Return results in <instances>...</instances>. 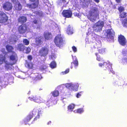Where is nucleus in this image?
Segmentation results:
<instances>
[{
	"label": "nucleus",
	"mask_w": 127,
	"mask_h": 127,
	"mask_svg": "<svg viewBox=\"0 0 127 127\" xmlns=\"http://www.w3.org/2000/svg\"><path fill=\"white\" fill-rule=\"evenodd\" d=\"M27 30L26 26L25 25H22L20 26L18 28V31L20 33H25Z\"/></svg>",
	"instance_id": "nucleus-15"
},
{
	"label": "nucleus",
	"mask_w": 127,
	"mask_h": 127,
	"mask_svg": "<svg viewBox=\"0 0 127 127\" xmlns=\"http://www.w3.org/2000/svg\"><path fill=\"white\" fill-rule=\"evenodd\" d=\"M10 43L12 44V43Z\"/></svg>",
	"instance_id": "nucleus-58"
},
{
	"label": "nucleus",
	"mask_w": 127,
	"mask_h": 127,
	"mask_svg": "<svg viewBox=\"0 0 127 127\" xmlns=\"http://www.w3.org/2000/svg\"><path fill=\"white\" fill-rule=\"evenodd\" d=\"M124 10V8L122 6H120L119 8V10L120 12H121L122 11Z\"/></svg>",
	"instance_id": "nucleus-37"
},
{
	"label": "nucleus",
	"mask_w": 127,
	"mask_h": 127,
	"mask_svg": "<svg viewBox=\"0 0 127 127\" xmlns=\"http://www.w3.org/2000/svg\"><path fill=\"white\" fill-rule=\"evenodd\" d=\"M84 112V110L82 108L78 109L76 110H75L74 111V112L75 113H81Z\"/></svg>",
	"instance_id": "nucleus-24"
},
{
	"label": "nucleus",
	"mask_w": 127,
	"mask_h": 127,
	"mask_svg": "<svg viewBox=\"0 0 127 127\" xmlns=\"http://www.w3.org/2000/svg\"><path fill=\"white\" fill-rule=\"evenodd\" d=\"M74 105L73 104H71L69 105L68 107V110H70L71 111H72L74 107Z\"/></svg>",
	"instance_id": "nucleus-25"
},
{
	"label": "nucleus",
	"mask_w": 127,
	"mask_h": 127,
	"mask_svg": "<svg viewBox=\"0 0 127 127\" xmlns=\"http://www.w3.org/2000/svg\"><path fill=\"white\" fill-rule=\"evenodd\" d=\"M56 55L54 54H53L50 57V59L54 60L56 59Z\"/></svg>",
	"instance_id": "nucleus-32"
},
{
	"label": "nucleus",
	"mask_w": 127,
	"mask_h": 127,
	"mask_svg": "<svg viewBox=\"0 0 127 127\" xmlns=\"http://www.w3.org/2000/svg\"><path fill=\"white\" fill-rule=\"evenodd\" d=\"M13 37H14V38H13L14 41V42H15L16 41L17 36L15 35H14Z\"/></svg>",
	"instance_id": "nucleus-45"
},
{
	"label": "nucleus",
	"mask_w": 127,
	"mask_h": 127,
	"mask_svg": "<svg viewBox=\"0 0 127 127\" xmlns=\"http://www.w3.org/2000/svg\"><path fill=\"white\" fill-rule=\"evenodd\" d=\"M33 22L34 24H36L37 23V21L36 20H34L33 21Z\"/></svg>",
	"instance_id": "nucleus-48"
},
{
	"label": "nucleus",
	"mask_w": 127,
	"mask_h": 127,
	"mask_svg": "<svg viewBox=\"0 0 127 127\" xmlns=\"http://www.w3.org/2000/svg\"><path fill=\"white\" fill-rule=\"evenodd\" d=\"M1 51L3 53V54L2 55H0V64H2L4 62L5 64V67L7 68L8 69L10 66H11L17 62V58L16 55L14 53H13L14 55H12L10 57L9 62H8L7 61H5L4 57L5 53L4 52V49H2Z\"/></svg>",
	"instance_id": "nucleus-1"
},
{
	"label": "nucleus",
	"mask_w": 127,
	"mask_h": 127,
	"mask_svg": "<svg viewBox=\"0 0 127 127\" xmlns=\"http://www.w3.org/2000/svg\"><path fill=\"white\" fill-rule=\"evenodd\" d=\"M72 49L73 51L74 52H77V48L74 46H73L72 47Z\"/></svg>",
	"instance_id": "nucleus-38"
},
{
	"label": "nucleus",
	"mask_w": 127,
	"mask_h": 127,
	"mask_svg": "<svg viewBox=\"0 0 127 127\" xmlns=\"http://www.w3.org/2000/svg\"><path fill=\"white\" fill-rule=\"evenodd\" d=\"M118 40L120 44L124 46L126 45L127 40L125 37L122 35L119 36Z\"/></svg>",
	"instance_id": "nucleus-9"
},
{
	"label": "nucleus",
	"mask_w": 127,
	"mask_h": 127,
	"mask_svg": "<svg viewBox=\"0 0 127 127\" xmlns=\"http://www.w3.org/2000/svg\"><path fill=\"white\" fill-rule=\"evenodd\" d=\"M10 43L12 44V43Z\"/></svg>",
	"instance_id": "nucleus-59"
},
{
	"label": "nucleus",
	"mask_w": 127,
	"mask_h": 127,
	"mask_svg": "<svg viewBox=\"0 0 127 127\" xmlns=\"http://www.w3.org/2000/svg\"><path fill=\"white\" fill-rule=\"evenodd\" d=\"M49 123H51V122H49L48 123V124H49Z\"/></svg>",
	"instance_id": "nucleus-56"
},
{
	"label": "nucleus",
	"mask_w": 127,
	"mask_h": 127,
	"mask_svg": "<svg viewBox=\"0 0 127 127\" xmlns=\"http://www.w3.org/2000/svg\"><path fill=\"white\" fill-rule=\"evenodd\" d=\"M36 13H38V15H40V16H41L42 15V13L41 12H40V13H39L38 12H36Z\"/></svg>",
	"instance_id": "nucleus-46"
},
{
	"label": "nucleus",
	"mask_w": 127,
	"mask_h": 127,
	"mask_svg": "<svg viewBox=\"0 0 127 127\" xmlns=\"http://www.w3.org/2000/svg\"><path fill=\"white\" fill-rule=\"evenodd\" d=\"M23 42L24 44L25 45H28L29 43V41L27 39H24Z\"/></svg>",
	"instance_id": "nucleus-31"
},
{
	"label": "nucleus",
	"mask_w": 127,
	"mask_h": 127,
	"mask_svg": "<svg viewBox=\"0 0 127 127\" xmlns=\"http://www.w3.org/2000/svg\"><path fill=\"white\" fill-rule=\"evenodd\" d=\"M29 98L31 100H33L38 103L43 102L44 101V100L40 96H33V97H29Z\"/></svg>",
	"instance_id": "nucleus-10"
},
{
	"label": "nucleus",
	"mask_w": 127,
	"mask_h": 127,
	"mask_svg": "<svg viewBox=\"0 0 127 127\" xmlns=\"http://www.w3.org/2000/svg\"><path fill=\"white\" fill-rule=\"evenodd\" d=\"M46 68V66H44V67L43 68V69H45Z\"/></svg>",
	"instance_id": "nucleus-51"
},
{
	"label": "nucleus",
	"mask_w": 127,
	"mask_h": 127,
	"mask_svg": "<svg viewBox=\"0 0 127 127\" xmlns=\"http://www.w3.org/2000/svg\"><path fill=\"white\" fill-rule=\"evenodd\" d=\"M48 49L47 47H42L39 51V54L41 56H45L48 54Z\"/></svg>",
	"instance_id": "nucleus-8"
},
{
	"label": "nucleus",
	"mask_w": 127,
	"mask_h": 127,
	"mask_svg": "<svg viewBox=\"0 0 127 127\" xmlns=\"http://www.w3.org/2000/svg\"><path fill=\"white\" fill-rule=\"evenodd\" d=\"M122 61L124 64L127 63V50H124L122 52Z\"/></svg>",
	"instance_id": "nucleus-12"
},
{
	"label": "nucleus",
	"mask_w": 127,
	"mask_h": 127,
	"mask_svg": "<svg viewBox=\"0 0 127 127\" xmlns=\"http://www.w3.org/2000/svg\"><path fill=\"white\" fill-rule=\"evenodd\" d=\"M72 68V66L71 67V68Z\"/></svg>",
	"instance_id": "nucleus-57"
},
{
	"label": "nucleus",
	"mask_w": 127,
	"mask_h": 127,
	"mask_svg": "<svg viewBox=\"0 0 127 127\" xmlns=\"http://www.w3.org/2000/svg\"><path fill=\"white\" fill-rule=\"evenodd\" d=\"M121 0H116V1L117 2H120Z\"/></svg>",
	"instance_id": "nucleus-50"
},
{
	"label": "nucleus",
	"mask_w": 127,
	"mask_h": 127,
	"mask_svg": "<svg viewBox=\"0 0 127 127\" xmlns=\"http://www.w3.org/2000/svg\"><path fill=\"white\" fill-rule=\"evenodd\" d=\"M83 5L84 6V7H87V5Z\"/></svg>",
	"instance_id": "nucleus-52"
},
{
	"label": "nucleus",
	"mask_w": 127,
	"mask_h": 127,
	"mask_svg": "<svg viewBox=\"0 0 127 127\" xmlns=\"http://www.w3.org/2000/svg\"><path fill=\"white\" fill-rule=\"evenodd\" d=\"M7 20V17L6 14L0 11V23H5Z\"/></svg>",
	"instance_id": "nucleus-6"
},
{
	"label": "nucleus",
	"mask_w": 127,
	"mask_h": 127,
	"mask_svg": "<svg viewBox=\"0 0 127 127\" xmlns=\"http://www.w3.org/2000/svg\"><path fill=\"white\" fill-rule=\"evenodd\" d=\"M52 94L54 96H57L59 95V92L57 90H55L52 92Z\"/></svg>",
	"instance_id": "nucleus-23"
},
{
	"label": "nucleus",
	"mask_w": 127,
	"mask_h": 127,
	"mask_svg": "<svg viewBox=\"0 0 127 127\" xmlns=\"http://www.w3.org/2000/svg\"><path fill=\"white\" fill-rule=\"evenodd\" d=\"M85 0H81V1H84Z\"/></svg>",
	"instance_id": "nucleus-55"
},
{
	"label": "nucleus",
	"mask_w": 127,
	"mask_h": 127,
	"mask_svg": "<svg viewBox=\"0 0 127 127\" xmlns=\"http://www.w3.org/2000/svg\"><path fill=\"white\" fill-rule=\"evenodd\" d=\"M26 18L24 16H22L20 17L18 19L19 22L21 23H24L26 22Z\"/></svg>",
	"instance_id": "nucleus-20"
},
{
	"label": "nucleus",
	"mask_w": 127,
	"mask_h": 127,
	"mask_svg": "<svg viewBox=\"0 0 127 127\" xmlns=\"http://www.w3.org/2000/svg\"><path fill=\"white\" fill-rule=\"evenodd\" d=\"M103 24L104 23L103 21H98L94 25L93 27L94 31L97 32L101 30Z\"/></svg>",
	"instance_id": "nucleus-3"
},
{
	"label": "nucleus",
	"mask_w": 127,
	"mask_h": 127,
	"mask_svg": "<svg viewBox=\"0 0 127 127\" xmlns=\"http://www.w3.org/2000/svg\"><path fill=\"white\" fill-rule=\"evenodd\" d=\"M50 66L52 68H55L56 67V64L55 62H52L50 64Z\"/></svg>",
	"instance_id": "nucleus-27"
},
{
	"label": "nucleus",
	"mask_w": 127,
	"mask_h": 127,
	"mask_svg": "<svg viewBox=\"0 0 127 127\" xmlns=\"http://www.w3.org/2000/svg\"><path fill=\"white\" fill-rule=\"evenodd\" d=\"M35 77H34V79H35L36 80H40L42 78V77L40 74H39L38 73H35L34 74Z\"/></svg>",
	"instance_id": "nucleus-21"
},
{
	"label": "nucleus",
	"mask_w": 127,
	"mask_h": 127,
	"mask_svg": "<svg viewBox=\"0 0 127 127\" xmlns=\"http://www.w3.org/2000/svg\"><path fill=\"white\" fill-rule=\"evenodd\" d=\"M40 27V26H39V27H37V29H38V28L39 29Z\"/></svg>",
	"instance_id": "nucleus-54"
},
{
	"label": "nucleus",
	"mask_w": 127,
	"mask_h": 127,
	"mask_svg": "<svg viewBox=\"0 0 127 127\" xmlns=\"http://www.w3.org/2000/svg\"><path fill=\"white\" fill-rule=\"evenodd\" d=\"M105 64H106V63H104V65H105Z\"/></svg>",
	"instance_id": "nucleus-53"
},
{
	"label": "nucleus",
	"mask_w": 127,
	"mask_h": 127,
	"mask_svg": "<svg viewBox=\"0 0 127 127\" xmlns=\"http://www.w3.org/2000/svg\"><path fill=\"white\" fill-rule=\"evenodd\" d=\"M99 52L100 53H104L105 52V50L104 49H101L99 50Z\"/></svg>",
	"instance_id": "nucleus-40"
},
{
	"label": "nucleus",
	"mask_w": 127,
	"mask_h": 127,
	"mask_svg": "<svg viewBox=\"0 0 127 127\" xmlns=\"http://www.w3.org/2000/svg\"><path fill=\"white\" fill-rule=\"evenodd\" d=\"M43 39L42 36H40L35 38V44L36 46H39L41 44Z\"/></svg>",
	"instance_id": "nucleus-16"
},
{
	"label": "nucleus",
	"mask_w": 127,
	"mask_h": 127,
	"mask_svg": "<svg viewBox=\"0 0 127 127\" xmlns=\"http://www.w3.org/2000/svg\"><path fill=\"white\" fill-rule=\"evenodd\" d=\"M62 13L64 16L68 18L71 17L72 15L71 11L69 10H64Z\"/></svg>",
	"instance_id": "nucleus-13"
},
{
	"label": "nucleus",
	"mask_w": 127,
	"mask_h": 127,
	"mask_svg": "<svg viewBox=\"0 0 127 127\" xmlns=\"http://www.w3.org/2000/svg\"><path fill=\"white\" fill-rule=\"evenodd\" d=\"M44 36L46 39L48 40L51 39L52 35L50 33L47 32L44 33Z\"/></svg>",
	"instance_id": "nucleus-17"
},
{
	"label": "nucleus",
	"mask_w": 127,
	"mask_h": 127,
	"mask_svg": "<svg viewBox=\"0 0 127 127\" xmlns=\"http://www.w3.org/2000/svg\"><path fill=\"white\" fill-rule=\"evenodd\" d=\"M65 0H61L60 1V2L59 3V4L60 5L61 4L63 3H64L65 2Z\"/></svg>",
	"instance_id": "nucleus-41"
},
{
	"label": "nucleus",
	"mask_w": 127,
	"mask_h": 127,
	"mask_svg": "<svg viewBox=\"0 0 127 127\" xmlns=\"http://www.w3.org/2000/svg\"><path fill=\"white\" fill-rule=\"evenodd\" d=\"M98 11L95 8L92 9L90 12L89 16L88 17V19L91 21L94 22L97 17H98Z\"/></svg>",
	"instance_id": "nucleus-2"
},
{
	"label": "nucleus",
	"mask_w": 127,
	"mask_h": 127,
	"mask_svg": "<svg viewBox=\"0 0 127 127\" xmlns=\"http://www.w3.org/2000/svg\"><path fill=\"white\" fill-rule=\"evenodd\" d=\"M63 40L62 36L61 34H58L56 36L54 40L55 44L57 46L60 47L62 44Z\"/></svg>",
	"instance_id": "nucleus-5"
},
{
	"label": "nucleus",
	"mask_w": 127,
	"mask_h": 127,
	"mask_svg": "<svg viewBox=\"0 0 127 127\" xmlns=\"http://www.w3.org/2000/svg\"><path fill=\"white\" fill-rule=\"evenodd\" d=\"M65 87L69 89L76 91L79 85L78 84L75 85L71 83H67L65 84Z\"/></svg>",
	"instance_id": "nucleus-7"
},
{
	"label": "nucleus",
	"mask_w": 127,
	"mask_h": 127,
	"mask_svg": "<svg viewBox=\"0 0 127 127\" xmlns=\"http://www.w3.org/2000/svg\"><path fill=\"white\" fill-rule=\"evenodd\" d=\"M96 2L98 3L99 2V0H94Z\"/></svg>",
	"instance_id": "nucleus-47"
},
{
	"label": "nucleus",
	"mask_w": 127,
	"mask_h": 127,
	"mask_svg": "<svg viewBox=\"0 0 127 127\" xmlns=\"http://www.w3.org/2000/svg\"><path fill=\"white\" fill-rule=\"evenodd\" d=\"M42 113V111L40 110H38V118H39V117L40 116V115H41V114Z\"/></svg>",
	"instance_id": "nucleus-42"
},
{
	"label": "nucleus",
	"mask_w": 127,
	"mask_h": 127,
	"mask_svg": "<svg viewBox=\"0 0 127 127\" xmlns=\"http://www.w3.org/2000/svg\"><path fill=\"white\" fill-rule=\"evenodd\" d=\"M123 24L125 26L127 27V19H125L123 21Z\"/></svg>",
	"instance_id": "nucleus-34"
},
{
	"label": "nucleus",
	"mask_w": 127,
	"mask_h": 127,
	"mask_svg": "<svg viewBox=\"0 0 127 127\" xmlns=\"http://www.w3.org/2000/svg\"><path fill=\"white\" fill-rule=\"evenodd\" d=\"M96 55L97 56V60L98 61H102V59H101L100 58V56L99 55H97V54H96Z\"/></svg>",
	"instance_id": "nucleus-33"
},
{
	"label": "nucleus",
	"mask_w": 127,
	"mask_h": 127,
	"mask_svg": "<svg viewBox=\"0 0 127 127\" xmlns=\"http://www.w3.org/2000/svg\"><path fill=\"white\" fill-rule=\"evenodd\" d=\"M120 16L122 18H124L126 16V13L125 12H123L121 13Z\"/></svg>",
	"instance_id": "nucleus-36"
},
{
	"label": "nucleus",
	"mask_w": 127,
	"mask_h": 127,
	"mask_svg": "<svg viewBox=\"0 0 127 127\" xmlns=\"http://www.w3.org/2000/svg\"><path fill=\"white\" fill-rule=\"evenodd\" d=\"M73 63L75 65V67H76L78 65V62L76 57L75 56L73 58Z\"/></svg>",
	"instance_id": "nucleus-22"
},
{
	"label": "nucleus",
	"mask_w": 127,
	"mask_h": 127,
	"mask_svg": "<svg viewBox=\"0 0 127 127\" xmlns=\"http://www.w3.org/2000/svg\"><path fill=\"white\" fill-rule=\"evenodd\" d=\"M32 117V115H31V114H30V115L29 116H28L26 119V122H28L31 119Z\"/></svg>",
	"instance_id": "nucleus-30"
},
{
	"label": "nucleus",
	"mask_w": 127,
	"mask_h": 127,
	"mask_svg": "<svg viewBox=\"0 0 127 127\" xmlns=\"http://www.w3.org/2000/svg\"><path fill=\"white\" fill-rule=\"evenodd\" d=\"M99 66L101 67L103 65V64L101 63H99Z\"/></svg>",
	"instance_id": "nucleus-49"
},
{
	"label": "nucleus",
	"mask_w": 127,
	"mask_h": 127,
	"mask_svg": "<svg viewBox=\"0 0 127 127\" xmlns=\"http://www.w3.org/2000/svg\"><path fill=\"white\" fill-rule=\"evenodd\" d=\"M26 66H27L28 68H33V65L31 63H27L26 65Z\"/></svg>",
	"instance_id": "nucleus-28"
},
{
	"label": "nucleus",
	"mask_w": 127,
	"mask_h": 127,
	"mask_svg": "<svg viewBox=\"0 0 127 127\" xmlns=\"http://www.w3.org/2000/svg\"><path fill=\"white\" fill-rule=\"evenodd\" d=\"M6 47L7 50L9 52H11L12 53V55L11 56H12V55H14L13 53H14L16 55V56H17L15 54V53L14 52L12 51L13 48L11 46L7 45L6 46ZM16 57L17 58V56Z\"/></svg>",
	"instance_id": "nucleus-18"
},
{
	"label": "nucleus",
	"mask_w": 127,
	"mask_h": 127,
	"mask_svg": "<svg viewBox=\"0 0 127 127\" xmlns=\"http://www.w3.org/2000/svg\"><path fill=\"white\" fill-rule=\"evenodd\" d=\"M67 32L68 34H72L73 32L72 28L68 27L67 30Z\"/></svg>",
	"instance_id": "nucleus-26"
},
{
	"label": "nucleus",
	"mask_w": 127,
	"mask_h": 127,
	"mask_svg": "<svg viewBox=\"0 0 127 127\" xmlns=\"http://www.w3.org/2000/svg\"><path fill=\"white\" fill-rule=\"evenodd\" d=\"M36 109H33V110L32 111V114H31V115H35L36 114Z\"/></svg>",
	"instance_id": "nucleus-39"
},
{
	"label": "nucleus",
	"mask_w": 127,
	"mask_h": 127,
	"mask_svg": "<svg viewBox=\"0 0 127 127\" xmlns=\"http://www.w3.org/2000/svg\"><path fill=\"white\" fill-rule=\"evenodd\" d=\"M31 50L30 48L29 47H25L24 52L26 53H28L30 52Z\"/></svg>",
	"instance_id": "nucleus-29"
},
{
	"label": "nucleus",
	"mask_w": 127,
	"mask_h": 127,
	"mask_svg": "<svg viewBox=\"0 0 127 127\" xmlns=\"http://www.w3.org/2000/svg\"><path fill=\"white\" fill-rule=\"evenodd\" d=\"M114 32L112 30H108L103 35V37L104 38H107L113 40L114 39Z\"/></svg>",
	"instance_id": "nucleus-4"
},
{
	"label": "nucleus",
	"mask_w": 127,
	"mask_h": 127,
	"mask_svg": "<svg viewBox=\"0 0 127 127\" xmlns=\"http://www.w3.org/2000/svg\"><path fill=\"white\" fill-rule=\"evenodd\" d=\"M3 7L4 10L7 11H9L12 9V4L8 2H6L3 4Z\"/></svg>",
	"instance_id": "nucleus-11"
},
{
	"label": "nucleus",
	"mask_w": 127,
	"mask_h": 127,
	"mask_svg": "<svg viewBox=\"0 0 127 127\" xmlns=\"http://www.w3.org/2000/svg\"><path fill=\"white\" fill-rule=\"evenodd\" d=\"M69 69H67L64 72H62L61 74H66L68 73L69 72Z\"/></svg>",
	"instance_id": "nucleus-35"
},
{
	"label": "nucleus",
	"mask_w": 127,
	"mask_h": 127,
	"mask_svg": "<svg viewBox=\"0 0 127 127\" xmlns=\"http://www.w3.org/2000/svg\"><path fill=\"white\" fill-rule=\"evenodd\" d=\"M25 46L22 44H19L16 47V48L19 51H24Z\"/></svg>",
	"instance_id": "nucleus-19"
},
{
	"label": "nucleus",
	"mask_w": 127,
	"mask_h": 127,
	"mask_svg": "<svg viewBox=\"0 0 127 127\" xmlns=\"http://www.w3.org/2000/svg\"><path fill=\"white\" fill-rule=\"evenodd\" d=\"M10 43L12 44V43Z\"/></svg>",
	"instance_id": "nucleus-60"
},
{
	"label": "nucleus",
	"mask_w": 127,
	"mask_h": 127,
	"mask_svg": "<svg viewBox=\"0 0 127 127\" xmlns=\"http://www.w3.org/2000/svg\"><path fill=\"white\" fill-rule=\"evenodd\" d=\"M81 93V92H80V93H79L77 94L76 96V97L77 98H79L81 96V95L80 94V93Z\"/></svg>",
	"instance_id": "nucleus-44"
},
{
	"label": "nucleus",
	"mask_w": 127,
	"mask_h": 127,
	"mask_svg": "<svg viewBox=\"0 0 127 127\" xmlns=\"http://www.w3.org/2000/svg\"><path fill=\"white\" fill-rule=\"evenodd\" d=\"M28 59L30 61L31 60L32 58V56L31 55L28 56Z\"/></svg>",
	"instance_id": "nucleus-43"
},
{
	"label": "nucleus",
	"mask_w": 127,
	"mask_h": 127,
	"mask_svg": "<svg viewBox=\"0 0 127 127\" xmlns=\"http://www.w3.org/2000/svg\"><path fill=\"white\" fill-rule=\"evenodd\" d=\"M14 3H16L14 7L17 10H20L22 8L21 5L18 2V0H11Z\"/></svg>",
	"instance_id": "nucleus-14"
}]
</instances>
